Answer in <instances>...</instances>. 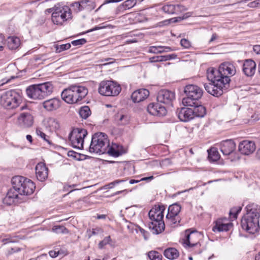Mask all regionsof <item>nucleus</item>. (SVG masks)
<instances>
[{
	"instance_id": "obj_1",
	"label": "nucleus",
	"mask_w": 260,
	"mask_h": 260,
	"mask_svg": "<svg viewBox=\"0 0 260 260\" xmlns=\"http://www.w3.org/2000/svg\"><path fill=\"white\" fill-rule=\"evenodd\" d=\"M12 183L13 189H11L7 194V197L9 198L17 199L18 194L30 195L34 192L36 188L31 180L21 176L13 177Z\"/></svg>"
},
{
	"instance_id": "obj_2",
	"label": "nucleus",
	"mask_w": 260,
	"mask_h": 260,
	"mask_svg": "<svg viewBox=\"0 0 260 260\" xmlns=\"http://www.w3.org/2000/svg\"><path fill=\"white\" fill-rule=\"evenodd\" d=\"M207 77L211 83L204 84V88L209 93L213 96H220L230 86L229 80L226 78L223 81L220 79L221 77H216L214 74L213 68L208 69Z\"/></svg>"
},
{
	"instance_id": "obj_3",
	"label": "nucleus",
	"mask_w": 260,
	"mask_h": 260,
	"mask_svg": "<svg viewBox=\"0 0 260 260\" xmlns=\"http://www.w3.org/2000/svg\"><path fill=\"white\" fill-rule=\"evenodd\" d=\"M53 91V86L50 82L34 84L26 89L27 96L33 100H42L50 95Z\"/></svg>"
},
{
	"instance_id": "obj_4",
	"label": "nucleus",
	"mask_w": 260,
	"mask_h": 260,
	"mask_svg": "<svg viewBox=\"0 0 260 260\" xmlns=\"http://www.w3.org/2000/svg\"><path fill=\"white\" fill-rule=\"evenodd\" d=\"M109 146L107 136L103 133L95 134L92 137L89 151L99 154H104L106 148Z\"/></svg>"
},
{
	"instance_id": "obj_5",
	"label": "nucleus",
	"mask_w": 260,
	"mask_h": 260,
	"mask_svg": "<svg viewBox=\"0 0 260 260\" xmlns=\"http://www.w3.org/2000/svg\"><path fill=\"white\" fill-rule=\"evenodd\" d=\"M22 102L20 94L15 90H9L4 93L1 97L0 104L7 109H13L18 107Z\"/></svg>"
},
{
	"instance_id": "obj_6",
	"label": "nucleus",
	"mask_w": 260,
	"mask_h": 260,
	"mask_svg": "<svg viewBox=\"0 0 260 260\" xmlns=\"http://www.w3.org/2000/svg\"><path fill=\"white\" fill-rule=\"evenodd\" d=\"M121 88L117 82L106 80L102 81L99 86L98 91L100 94L104 96H115L118 95Z\"/></svg>"
},
{
	"instance_id": "obj_7",
	"label": "nucleus",
	"mask_w": 260,
	"mask_h": 260,
	"mask_svg": "<svg viewBox=\"0 0 260 260\" xmlns=\"http://www.w3.org/2000/svg\"><path fill=\"white\" fill-rule=\"evenodd\" d=\"M81 86L75 85L64 89L61 92L62 99L68 104H76L81 100Z\"/></svg>"
},
{
	"instance_id": "obj_8",
	"label": "nucleus",
	"mask_w": 260,
	"mask_h": 260,
	"mask_svg": "<svg viewBox=\"0 0 260 260\" xmlns=\"http://www.w3.org/2000/svg\"><path fill=\"white\" fill-rule=\"evenodd\" d=\"M71 18V10L67 6L55 7L52 14V21L54 24L57 25H62L63 22Z\"/></svg>"
},
{
	"instance_id": "obj_9",
	"label": "nucleus",
	"mask_w": 260,
	"mask_h": 260,
	"mask_svg": "<svg viewBox=\"0 0 260 260\" xmlns=\"http://www.w3.org/2000/svg\"><path fill=\"white\" fill-rule=\"evenodd\" d=\"M213 70L216 77H221L220 79L223 81L227 78L229 80V82L231 81L229 76H233L236 73L235 67L229 62H224L220 65L218 70L213 68Z\"/></svg>"
},
{
	"instance_id": "obj_10",
	"label": "nucleus",
	"mask_w": 260,
	"mask_h": 260,
	"mask_svg": "<svg viewBox=\"0 0 260 260\" xmlns=\"http://www.w3.org/2000/svg\"><path fill=\"white\" fill-rule=\"evenodd\" d=\"M243 229L250 234H254L259 229V218L245 215L241 219Z\"/></svg>"
},
{
	"instance_id": "obj_11",
	"label": "nucleus",
	"mask_w": 260,
	"mask_h": 260,
	"mask_svg": "<svg viewBox=\"0 0 260 260\" xmlns=\"http://www.w3.org/2000/svg\"><path fill=\"white\" fill-rule=\"evenodd\" d=\"M34 116L30 111H25L21 113L17 118V125L22 128H28L33 125Z\"/></svg>"
},
{
	"instance_id": "obj_12",
	"label": "nucleus",
	"mask_w": 260,
	"mask_h": 260,
	"mask_svg": "<svg viewBox=\"0 0 260 260\" xmlns=\"http://www.w3.org/2000/svg\"><path fill=\"white\" fill-rule=\"evenodd\" d=\"M185 238L184 239V244L189 247H192L197 245L199 243L201 235L197 231H190L187 230L185 232Z\"/></svg>"
},
{
	"instance_id": "obj_13",
	"label": "nucleus",
	"mask_w": 260,
	"mask_h": 260,
	"mask_svg": "<svg viewBox=\"0 0 260 260\" xmlns=\"http://www.w3.org/2000/svg\"><path fill=\"white\" fill-rule=\"evenodd\" d=\"M175 99L174 92L168 90H161L158 93L157 101L159 103L171 105Z\"/></svg>"
},
{
	"instance_id": "obj_14",
	"label": "nucleus",
	"mask_w": 260,
	"mask_h": 260,
	"mask_svg": "<svg viewBox=\"0 0 260 260\" xmlns=\"http://www.w3.org/2000/svg\"><path fill=\"white\" fill-rule=\"evenodd\" d=\"M69 139L73 147L81 149V129L74 128L69 136Z\"/></svg>"
},
{
	"instance_id": "obj_15",
	"label": "nucleus",
	"mask_w": 260,
	"mask_h": 260,
	"mask_svg": "<svg viewBox=\"0 0 260 260\" xmlns=\"http://www.w3.org/2000/svg\"><path fill=\"white\" fill-rule=\"evenodd\" d=\"M255 144L254 142L245 140L241 142L239 145V150L243 154L249 155L255 150Z\"/></svg>"
},
{
	"instance_id": "obj_16",
	"label": "nucleus",
	"mask_w": 260,
	"mask_h": 260,
	"mask_svg": "<svg viewBox=\"0 0 260 260\" xmlns=\"http://www.w3.org/2000/svg\"><path fill=\"white\" fill-rule=\"evenodd\" d=\"M184 92L186 96H190L195 99L199 100L202 96L203 91L197 85L189 84L184 88Z\"/></svg>"
},
{
	"instance_id": "obj_17",
	"label": "nucleus",
	"mask_w": 260,
	"mask_h": 260,
	"mask_svg": "<svg viewBox=\"0 0 260 260\" xmlns=\"http://www.w3.org/2000/svg\"><path fill=\"white\" fill-rule=\"evenodd\" d=\"M161 10L168 14H178L186 9L183 6L180 4H168L162 7Z\"/></svg>"
},
{
	"instance_id": "obj_18",
	"label": "nucleus",
	"mask_w": 260,
	"mask_h": 260,
	"mask_svg": "<svg viewBox=\"0 0 260 260\" xmlns=\"http://www.w3.org/2000/svg\"><path fill=\"white\" fill-rule=\"evenodd\" d=\"M148 112L154 116H163L167 113V110L164 106L159 103H151L147 107Z\"/></svg>"
},
{
	"instance_id": "obj_19",
	"label": "nucleus",
	"mask_w": 260,
	"mask_h": 260,
	"mask_svg": "<svg viewBox=\"0 0 260 260\" xmlns=\"http://www.w3.org/2000/svg\"><path fill=\"white\" fill-rule=\"evenodd\" d=\"M61 101L56 98L46 100L42 103L43 108L49 112L57 110L61 106Z\"/></svg>"
},
{
	"instance_id": "obj_20",
	"label": "nucleus",
	"mask_w": 260,
	"mask_h": 260,
	"mask_svg": "<svg viewBox=\"0 0 260 260\" xmlns=\"http://www.w3.org/2000/svg\"><path fill=\"white\" fill-rule=\"evenodd\" d=\"M232 226V223L229 222L226 218L218 219L215 222L212 231L214 232L228 231Z\"/></svg>"
},
{
	"instance_id": "obj_21",
	"label": "nucleus",
	"mask_w": 260,
	"mask_h": 260,
	"mask_svg": "<svg viewBox=\"0 0 260 260\" xmlns=\"http://www.w3.org/2000/svg\"><path fill=\"white\" fill-rule=\"evenodd\" d=\"M165 207L163 206H155L149 212L148 215L151 221H163L164 211Z\"/></svg>"
},
{
	"instance_id": "obj_22",
	"label": "nucleus",
	"mask_w": 260,
	"mask_h": 260,
	"mask_svg": "<svg viewBox=\"0 0 260 260\" xmlns=\"http://www.w3.org/2000/svg\"><path fill=\"white\" fill-rule=\"evenodd\" d=\"M36 177L40 181H45L48 177V169L44 162L38 163L35 168Z\"/></svg>"
},
{
	"instance_id": "obj_23",
	"label": "nucleus",
	"mask_w": 260,
	"mask_h": 260,
	"mask_svg": "<svg viewBox=\"0 0 260 260\" xmlns=\"http://www.w3.org/2000/svg\"><path fill=\"white\" fill-rule=\"evenodd\" d=\"M179 119L184 122L188 121L194 118L191 108L184 107L177 111Z\"/></svg>"
},
{
	"instance_id": "obj_24",
	"label": "nucleus",
	"mask_w": 260,
	"mask_h": 260,
	"mask_svg": "<svg viewBox=\"0 0 260 260\" xmlns=\"http://www.w3.org/2000/svg\"><path fill=\"white\" fill-rule=\"evenodd\" d=\"M236 148V144L232 140H226L220 144V149L225 155H228L232 153Z\"/></svg>"
},
{
	"instance_id": "obj_25",
	"label": "nucleus",
	"mask_w": 260,
	"mask_h": 260,
	"mask_svg": "<svg viewBox=\"0 0 260 260\" xmlns=\"http://www.w3.org/2000/svg\"><path fill=\"white\" fill-rule=\"evenodd\" d=\"M256 63L252 59L246 60L243 64V71L248 77L252 76L255 72Z\"/></svg>"
},
{
	"instance_id": "obj_26",
	"label": "nucleus",
	"mask_w": 260,
	"mask_h": 260,
	"mask_svg": "<svg viewBox=\"0 0 260 260\" xmlns=\"http://www.w3.org/2000/svg\"><path fill=\"white\" fill-rule=\"evenodd\" d=\"M149 91L146 89H140L133 92L131 98L135 103H139L145 100L149 95Z\"/></svg>"
},
{
	"instance_id": "obj_27",
	"label": "nucleus",
	"mask_w": 260,
	"mask_h": 260,
	"mask_svg": "<svg viewBox=\"0 0 260 260\" xmlns=\"http://www.w3.org/2000/svg\"><path fill=\"white\" fill-rule=\"evenodd\" d=\"M45 127L50 132L55 131L60 127L59 121L53 117H47L43 120Z\"/></svg>"
},
{
	"instance_id": "obj_28",
	"label": "nucleus",
	"mask_w": 260,
	"mask_h": 260,
	"mask_svg": "<svg viewBox=\"0 0 260 260\" xmlns=\"http://www.w3.org/2000/svg\"><path fill=\"white\" fill-rule=\"evenodd\" d=\"M149 228L153 234H158L165 230V224L164 221H151L149 224Z\"/></svg>"
},
{
	"instance_id": "obj_29",
	"label": "nucleus",
	"mask_w": 260,
	"mask_h": 260,
	"mask_svg": "<svg viewBox=\"0 0 260 260\" xmlns=\"http://www.w3.org/2000/svg\"><path fill=\"white\" fill-rule=\"evenodd\" d=\"M247 214L246 215L253 216V217H260V206L257 204L252 203L246 207Z\"/></svg>"
},
{
	"instance_id": "obj_30",
	"label": "nucleus",
	"mask_w": 260,
	"mask_h": 260,
	"mask_svg": "<svg viewBox=\"0 0 260 260\" xmlns=\"http://www.w3.org/2000/svg\"><path fill=\"white\" fill-rule=\"evenodd\" d=\"M6 43L8 48L12 50L17 49L21 44L20 39L16 36L9 37L6 40Z\"/></svg>"
},
{
	"instance_id": "obj_31",
	"label": "nucleus",
	"mask_w": 260,
	"mask_h": 260,
	"mask_svg": "<svg viewBox=\"0 0 260 260\" xmlns=\"http://www.w3.org/2000/svg\"><path fill=\"white\" fill-rule=\"evenodd\" d=\"M191 108L193 112L194 117L195 116L203 117L206 113V110L205 107L202 105H199L198 103Z\"/></svg>"
},
{
	"instance_id": "obj_32",
	"label": "nucleus",
	"mask_w": 260,
	"mask_h": 260,
	"mask_svg": "<svg viewBox=\"0 0 260 260\" xmlns=\"http://www.w3.org/2000/svg\"><path fill=\"white\" fill-rule=\"evenodd\" d=\"M165 256L169 259H174L179 256V252L174 248H169L164 252Z\"/></svg>"
},
{
	"instance_id": "obj_33",
	"label": "nucleus",
	"mask_w": 260,
	"mask_h": 260,
	"mask_svg": "<svg viewBox=\"0 0 260 260\" xmlns=\"http://www.w3.org/2000/svg\"><path fill=\"white\" fill-rule=\"evenodd\" d=\"M181 210V207L177 204H174L170 205L168 210V214L167 216L169 217H173L175 216H178V214Z\"/></svg>"
},
{
	"instance_id": "obj_34",
	"label": "nucleus",
	"mask_w": 260,
	"mask_h": 260,
	"mask_svg": "<svg viewBox=\"0 0 260 260\" xmlns=\"http://www.w3.org/2000/svg\"><path fill=\"white\" fill-rule=\"evenodd\" d=\"M166 223L171 227L175 228L178 226L180 221V218L179 216L169 217L166 216Z\"/></svg>"
},
{
	"instance_id": "obj_35",
	"label": "nucleus",
	"mask_w": 260,
	"mask_h": 260,
	"mask_svg": "<svg viewBox=\"0 0 260 260\" xmlns=\"http://www.w3.org/2000/svg\"><path fill=\"white\" fill-rule=\"evenodd\" d=\"M136 4L137 0H126L118 7V9L119 11L129 9L134 7Z\"/></svg>"
},
{
	"instance_id": "obj_36",
	"label": "nucleus",
	"mask_w": 260,
	"mask_h": 260,
	"mask_svg": "<svg viewBox=\"0 0 260 260\" xmlns=\"http://www.w3.org/2000/svg\"><path fill=\"white\" fill-rule=\"evenodd\" d=\"M198 99H195L190 96H186L182 99V102L184 106L192 108L198 103Z\"/></svg>"
},
{
	"instance_id": "obj_37",
	"label": "nucleus",
	"mask_w": 260,
	"mask_h": 260,
	"mask_svg": "<svg viewBox=\"0 0 260 260\" xmlns=\"http://www.w3.org/2000/svg\"><path fill=\"white\" fill-rule=\"evenodd\" d=\"M209 159L212 161H216L219 159L220 155L217 150L215 148H212L208 150Z\"/></svg>"
},
{
	"instance_id": "obj_38",
	"label": "nucleus",
	"mask_w": 260,
	"mask_h": 260,
	"mask_svg": "<svg viewBox=\"0 0 260 260\" xmlns=\"http://www.w3.org/2000/svg\"><path fill=\"white\" fill-rule=\"evenodd\" d=\"M103 233V230L102 228L96 227L92 229H88L86 231L85 236L89 239L92 236H95L99 234H101Z\"/></svg>"
},
{
	"instance_id": "obj_39",
	"label": "nucleus",
	"mask_w": 260,
	"mask_h": 260,
	"mask_svg": "<svg viewBox=\"0 0 260 260\" xmlns=\"http://www.w3.org/2000/svg\"><path fill=\"white\" fill-rule=\"evenodd\" d=\"M88 103L89 101H82V105L84 103ZM91 114V111L90 108L86 105H82V119H86Z\"/></svg>"
},
{
	"instance_id": "obj_40",
	"label": "nucleus",
	"mask_w": 260,
	"mask_h": 260,
	"mask_svg": "<svg viewBox=\"0 0 260 260\" xmlns=\"http://www.w3.org/2000/svg\"><path fill=\"white\" fill-rule=\"evenodd\" d=\"M116 144H113L111 147L108 146V148H106V151L105 153H108L110 156L117 157L121 155V153L117 150H116L115 148V146Z\"/></svg>"
},
{
	"instance_id": "obj_41",
	"label": "nucleus",
	"mask_w": 260,
	"mask_h": 260,
	"mask_svg": "<svg viewBox=\"0 0 260 260\" xmlns=\"http://www.w3.org/2000/svg\"><path fill=\"white\" fill-rule=\"evenodd\" d=\"M84 8L88 11H91L95 7V3L91 0H82V8Z\"/></svg>"
},
{
	"instance_id": "obj_42",
	"label": "nucleus",
	"mask_w": 260,
	"mask_h": 260,
	"mask_svg": "<svg viewBox=\"0 0 260 260\" xmlns=\"http://www.w3.org/2000/svg\"><path fill=\"white\" fill-rule=\"evenodd\" d=\"M162 46H152L149 47L147 52L150 53L158 54L163 53Z\"/></svg>"
},
{
	"instance_id": "obj_43",
	"label": "nucleus",
	"mask_w": 260,
	"mask_h": 260,
	"mask_svg": "<svg viewBox=\"0 0 260 260\" xmlns=\"http://www.w3.org/2000/svg\"><path fill=\"white\" fill-rule=\"evenodd\" d=\"M241 210L242 207L240 206L232 208L229 212L230 218L235 219H236L238 214L241 212Z\"/></svg>"
},
{
	"instance_id": "obj_44",
	"label": "nucleus",
	"mask_w": 260,
	"mask_h": 260,
	"mask_svg": "<svg viewBox=\"0 0 260 260\" xmlns=\"http://www.w3.org/2000/svg\"><path fill=\"white\" fill-rule=\"evenodd\" d=\"M36 134L37 136L40 137L42 139H43L45 141L48 143L49 144L51 145L52 143L49 140V137L47 136L40 128H36Z\"/></svg>"
},
{
	"instance_id": "obj_45",
	"label": "nucleus",
	"mask_w": 260,
	"mask_h": 260,
	"mask_svg": "<svg viewBox=\"0 0 260 260\" xmlns=\"http://www.w3.org/2000/svg\"><path fill=\"white\" fill-rule=\"evenodd\" d=\"M118 122L119 124L124 125L128 123L129 118V117L125 115L118 114L117 115Z\"/></svg>"
},
{
	"instance_id": "obj_46",
	"label": "nucleus",
	"mask_w": 260,
	"mask_h": 260,
	"mask_svg": "<svg viewBox=\"0 0 260 260\" xmlns=\"http://www.w3.org/2000/svg\"><path fill=\"white\" fill-rule=\"evenodd\" d=\"M148 256L151 260H161L162 256L157 251H151L148 252Z\"/></svg>"
},
{
	"instance_id": "obj_47",
	"label": "nucleus",
	"mask_w": 260,
	"mask_h": 260,
	"mask_svg": "<svg viewBox=\"0 0 260 260\" xmlns=\"http://www.w3.org/2000/svg\"><path fill=\"white\" fill-rule=\"evenodd\" d=\"M177 55L175 54H169L167 55L158 56L159 62L170 60L176 58Z\"/></svg>"
},
{
	"instance_id": "obj_48",
	"label": "nucleus",
	"mask_w": 260,
	"mask_h": 260,
	"mask_svg": "<svg viewBox=\"0 0 260 260\" xmlns=\"http://www.w3.org/2000/svg\"><path fill=\"white\" fill-rule=\"evenodd\" d=\"M52 231L57 234H64L68 232L67 229H66L64 226L61 225H54L52 228Z\"/></svg>"
},
{
	"instance_id": "obj_49",
	"label": "nucleus",
	"mask_w": 260,
	"mask_h": 260,
	"mask_svg": "<svg viewBox=\"0 0 260 260\" xmlns=\"http://www.w3.org/2000/svg\"><path fill=\"white\" fill-rule=\"evenodd\" d=\"M68 155L77 160H80L81 159V153L75 152L73 150L69 151L68 152Z\"/></svg>"
},
{
	"instance_id": "obj_50",
	"label": "nucleus",
	"mask_w": 260,
	"mask_h": 260,
	"mask_svg": "<svg viewBox=\"0 0 260 260\" xmlns=\"http://www.w3.org/2000/svg\"><path fill=\"white\" fill-rule=\"evenodd\" d=\"M111 241V239L110 236H107L105 237L104 239L99 243L98 247L100 249H102L105 245L108 244H110Z\"/></svg>"
},
{
	"instance_id": "obj_51",
	"label": "nucleus",
	"mask_w": 260,
	"mask_h": 260,
	"mask_svg": "<svg viewBox=\"0 0 260 260\" xmlns=\"http://www.w3.org/2000/svg\"><path fill=\"white\" fill-rule=\"evenodd\" d=\"M70 47L71 44L70 43L62 44L60 45H57L56 47V52L57 53H59L62 51L69 49Z\"/></svg>"
},
{
	"instance_id": "obj_52",
	"label": "nucleus",
	"mask_w": 260,
	"mask_h": 260,
	"mask_svg": "<svg viewBox=\"0 0 260 260\" xmlns=\"http://www.w3.org/2000/svg\"><path fill=\"white\" fill-rule=\"evenodd\" d=\"M180 44L183 47L186 49H188L191 47L190 42L186 39H181Z\"/></svg>"
},
{
	"instance_id": "obj_53",
	"label": "nucleus",
	"mask_w": 260,
	"mask_h": 260,
	"mask_svg": "<svg viewBox=\"0 0 260 260\" xmlns=\"http://www.w3.org/2000/svg\"><path fill=\"white\" fill-rule=\"evenodd\" d=\"M80 7H81V2H77L73 3L71 5V7L73 10L77 12H78L80 11Z\"/></svg>"
},
{
	"instance_id": "obj_54",
	"label": "nucleus",
	"mask_w": 260,
	"mask_h": 260,
	"mask_svg": "<svg viewBox=\"0 0 260 260\" xmlns=\"http://www.w3.org/2000/svg\"><path fill=\"white\" fill-rule=\"evenodd\" d=\"M57 253L58 255H60L62 257L67 255L68 253L67 249L65 248H61L60 249L57 248Z\"/></svg>"
},
{
	"instance_id": "obj_55",
	"label": "nucleus",
	"mask_w": 260,
	"mask_h": 260,
	"mask_svg": "<svg viewBox=\"0 0 260 260\" xmlns=\"http://www.w3.org/2000/svg\"><path fill=\"white\" fill-rule=\"evenodd\" d=\"M247 6L250 8H256L259 6V0H255L254 1L250 2L248 4Z\"/></svg>"
},
{
	"instance_id": "obj_56",
	"label": "nucleus",
	"mask_w": 260,
	"mask_h": 260,
	"mask_svg": "<svg viewBox=\"0 0 260 260\" xmlns=\"http://www.w3.org/2000/svg\"><path fill=\"white\" fill-rule=\"evenodd\" d=\"M49 254L50 256V257L52 258H55L58 256V253H57V248H56L54 250H50L49 252Z\"/></svg>"
},
{
	"instance_id": "obj_57",
	"label": "nucleus",
	"mask_w": 260,
	"mask_h": 260,
	"mask_svg": "<svg viewBox=\"0 0 260 260\" xmlns=\"http://www.w3.org/2000/svg\"><path fill=\"white\" fill-rule=\"evenodd\" d=\"M4 37L2 35H0V51H2L4 48Z\"/></svg>"
},
{
	"instance_id": "obj_58",
	"label": "nucleus",
	"mask_w": 260,
	"mask_h": 260,
	"mask_svg": "<svg viewBox=\"0 0 260 260\" xmlns=\"http://www.w3.org/2000/svg\"><path fill=\"white\" fill-rule=\"evenodd\" d=\"M172 164L171 160L170 158H166L161 161V164L162 166H168Z\"/></svg>"
},
{
	"instance_id": "obj_59",
	"label": "nucleus",
	"mask_w": 260,
	"mask_h": 260,
	"mask_svg": "<svg viewBox=\"0 0 260 260\" xmlns=\"http://www.w3.org/2000/svg\"><path fill=\"white\" fill-rule=\"evenodd\" d=\"M253 50L256 54H260V45H254L253 47Z\"/></svg>"
},
{
	"instance_id": "obj_60",
	"label": "nucleus",
	"mask_w": 260,
	"mask_h": 260,
	"mask_svg": "<svg viewBox=\"0 0 260 260\" xmlns=\"http://www.w3.org/2000/svg\"><path fill=\"white\" fill-rule=\"evenodd\" d=\"M158 59H159L158 56H156L150 57L149 58V61L151 62H159Z\"/></svg>"
},
{
	"instance_id": "obj_61",
	"label": "nucleus",
	"mask_w": 260,
	"mask_h": 260,
	"mask_svg": "<svg viewBox=\"0 0 260 260\" xmlns=\"http://www.w3.org/2000/svg\"><path fill=\"white\" fill-rule=\"evenodd\" d=\"M163 53L164 52H170L171 51H173V49L171 48L170 47H168V46H163Z\"/></svg>"
},
{
	"instance_id": "obj_62",
	"label": "nucleus",
	"mask_w": 260,
	"mask_h": 260,
	"mask_svg": "<svg viewBox=\"0 0 260 260\" xmlns=\"http://www.w3.org/2000/svg\"><path fill=\"white\" fill-rule=\"evenodd\" d=\"M72 44L74 46L81 45V39H78L72 42Z\"/></svg>"
},
{
	"instance_id": "obj_63",
	"label": "nucleus",
	"mask_w": 260,
	"mask_h": 260,
	"mask_svg": "<svg viewBox=\"0 0 260 260\" xmlns=\"http://www.w3.org/2000/svg\"><path fill=\"white\" fill-rule=\"evenodd\" d=\"M217 38H218V36L216 34H215V33L213 34L211 38L210 39V40L209 41V43H210L213 42Z\"/></svg>"
},
{
	"instance_id": "obj_64",
	"label": "nucleus",
	"mask_w": 260,
	"mask_h": 260,
	"mask_svg": "<svg viewBox=\"0 0 260 260\" xmlns=\"http://www.w3.org/2000/svg\"><path fill=\"white\" fill-rule=\"evenodd\" d=\"M256 158L260 160V148L257 149L255 153Z\"/></svg>"
}]
</instances>
